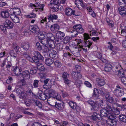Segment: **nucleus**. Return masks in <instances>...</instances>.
<instances>
[{
	"label": "nucleus",
	"instance_id": "1a4fd4ad",
	"mask_svg": "<svg viewBox=\"0 0 126 126\" xmlns=\"http://www.w3.org/2000/svg\"><path fill=\"white\" fill-rule=\"evenodd\" d=\"M65 15L67 16H70L72 15H75L76 16H78L79 15V14H77L75 10H73L70 8H67L65 10Z\"/></svg>",
	"mask_w": 126,
	"mask_h": 126
},
{
	"label": "nucleus",
	"instance_id": "0eeeda50",
	"mask_svg": "<svg viewBox=\"0 0 126 126\" xmlns=\"http://www.w3.org/2000/svg\"><path fill=\"white\" fill-rule=\"evenodd\" d=\"M112 116L113 118L112 119L108 118V120L107 121V123L108 125L111 126H115L117 124V121L115 119L116 118L115 116L113 114Z\"/></svg>",
	"mask_w": 126,
	"mask_h": 126
},
{
	"label": "nucleus",
	"instance_id": "72a5a7b5",
	"mask_svg": "<svg viewBox=\"0 0 126 126\" xmlns=\"http://www.w3.org/2000/svg\"><path fill=\"white\" fill-rule=\"evenodd\" d=\"M72 38L71 37L66 36L63 39V42L65 44H67L71 41Z\"/></svg>",
	"mask_w": 126,
	"mask_h": 126
},
{
	"label": "nucleus",
	"instance_id": "680f3d73",
	"mask_svg": "<svg viewBox=\"0 0 126 126\" xmlns=\"http://www.w3.org/2000/svg\"><path fill=\"white\" fill-rule=\"evenodd\" d=\"M38 37L39 39L42 40L44 39L45 38L44 34L42 33H41L39 34Z\"/></svg>",
	"mask_w": 126,
	"mask_h": 126
},
{
	"label": "nucleus",
	"instance_id": "de8ad7c7",
	"mask_svg": "<svg viewBox=\"0 0 126 126\" xmlns=\"http://www.w3.org/2000/svg\"><path fill=\"white\" fill-rule=\"evenodd\" d=\"M118 4L119 5H124L126 3V0H118Z\"/></svg>",
	"mask_w": 126,
	"mask_h": 126
},
{
	"label": "nucleus",
	"instance_id": "052dcab7",
	"mask_svg": "<svg viewBox=\"0 0 126 126\" xmlns=\"http://www.w3.org/2000/svg\"><path fill=\"white\" fill-rule=\"evenodd\" d=\"M99 91L100 93L102 95H104L106 93V91L104 88H101L99 89Z\"/></svg>",
	"mask_w": 126,
	"mask_h": 126
},
{
	"label": "nucleus",
	"instance_id": "4be33fe9",
	"mask_svg": "<svg viewBox=\"0 0 126 126\" xmlns=\"http://www.w3.org/2000/svg\"><path fill=\"white\" fill-rule=\"evenodd\" d=\"M50 28L52 32H55L59 30V27L58 25L56 24H54L51 25Z\"/></svg>",
	"mask_w": 126,
	"mask_h": 126
},
{
	"label": "nucleus",
	"instance_id": "a878e982",
	"mask_svg": "<svg viewBox=\"0 0 126 126\" xmlns=\"http://www.w3.org/2000/svg\"><path fill=\"white\" fill-rule=\"evenodd\" d=\"M10 17L14 23H17L19 22V18L17 16L11 15Z\"/></svg>",
	"mask_w": 126,
	"mask_h": 126
},
{
	"label": "nucleus",
	"instance_id": "423d86ee",
	"mask_svg": "<svg viewBox=\"0 0 126 126\" xmlns=\"http://www.w3.org/2000/svg\"><path fill=\"white\" fill-rule=\"evenodd\" d=\"M87 103L92 106V108H91L92 110L97 111L99 109V104L97 102L90 99L87 101Z\"/></svg>",
	"mask_w": 126,
	"mask_h": 126
},
{
	"label": "nucleus",
	"instance_id": "412c9836",
	"mask_svg": "<svg viewBox=\"0 0 126 126\" xmlns=\"http://www.w3.org/2000/svg\"><path fill=\"white\" fill-rule=\"evenodd\" d=\"M48 19L49 21H53V20L57 19L58 18V16L55 14L52 15L49 14L47 16Z\"/></svg>",
	"mask_w": 126,
	"mask_h": 126
},
{
	"label": "nucleus",
	"instance_id": "4468645a",
	"mask_svg": "<svg viewBox=\"0 0 126 126\" xmlns=\"http://www.w3.org/2000/svg\"><path fill=\"white\" fill-rule=\"evenodd\" d=\"M120 14L122 16H126V7L124 6H120L118 9Z\"/></svg>",
	"mask_w": 126,
	"mask_h": 126
},
{
	"label": "nucleus",
	"instance_id": "aec40b11",
	"mask_svg": "<svg viewBox=\"0 0 126 126\" xmlns=\"http://www.w3.org/2000/svg\"><path fill=\"white\" fill-rule=\"evenodd\" d=\"M96 80L98 85L99 86H103L105 84V81L103 79L97 78Z\"/></svg>",
	"mask_w": 126,
	"mask_h": 126
},
{
	"label": "nucleus",
	"instance_id": "c85d7f7f",
	"mask_svg": "<svg viewBox=\"0 0 126 126\" xmlns=\"http://www.w3.org/2000/svg\"><path fill=\"white\" fill-rule=\"evenodd\" d=\"M54 62V61L51 59L47 58L45 60V63L47 65L50 66Z\"/></svg>",
	"mask_w": 126,
	"mask_h": 126
},
{
	"label": "nucleus",
	"instance_id": "58836bf2",
	"mask_svg": "<svg viewBox=\"0 0 126 126\" xmlns=\"http://www.w3.org/2000/svg\"><path fill=\"white\" fill-rule=\"evenodd\" d=\"M19 96L20 98L23 100L25 99L27 96V94L24 91H22V92Z\"/></svg>",
	"mask_w": 126,
	"mask_h": 126
},
{
	"label": "nucleus",
	"instance_id": "bf43d9fd",
	"mask_svg": "<svg viewBox=\"0 0 126 126\" xmlns=\"http://www.w3.org/2000/svg\"><path fill=\"white\" fill-rule=\"evenodd\" d=\"M84 84L87 87L91 88L92 87V85L88 81H85Z\"/></svg>",
	"mask_w": 126,
	"mask_h": 126
},
{
	"label": "nucleus",
	"instance_id": "2eb2a0df",
	"mask_svg": "<svg viewBox=\"0 0 126 126\" xmlns=\"http://www.w3.org/2000/svg\"><path fill=\"white\" fill-rule=\"evenodd\" d=\"M72 77L76 79L81 78V75L80 72L78 71H72Z\"/></svg>",
	"mask_w": 126,
	"mask_h": 126
},
{
	"label": "nucleus",
	"instance_id": "39448f33",
	"mask_svg": "<svg viewBox=\"0 0 126 126\" xmlns=\"http://www.w3.org/2000/svg\"><path fill=\"white\" fill-rule=\"evenodd\" d=\"M32 59L33 62H38V61H43L44 58L41 54L38 51L34 52V56L32 57Z\"/></svg>",
	"mask_w": 126,
	"mask_h": 126
},
{
	"label": "nucleus",
	"instance_id": "79ce46f5",
	"mask_svg": "<svg viewBox=\"0 0 126 126\" xmlns=\"http://www.w3.org/2000/svg\"><path fill=\"white\" fill-rule=\"evenodd\" d=\"M48 45L49 47L51 48H53L55 47V45L53 41H48Z\"/></svg>",
	"mask_w": 126,
	"mask_h": 126
},
{
	"label": "nucleus",
	"instance_id": "6e6d98bb",
	"mask_svg": "<svg viewBox=\"0 0 126 126\" xmlns=\"http://www.w3.org/2000/svg\"><path fill=\"white\" fill-rule=\"evenodd\" d=\"M36 44L37 48L40 51L42 49L43 46L41 45L39 42H37Z\"/></svg>",
	"mask_w": 126,
	"mask_h": 126
},
{
	"label": "nucleus",
	"instance_id": "774afa93",
	"mask_svg": "<svg viewBox=\"0 0 126 126\" xmlns=\"http://www.w3.org/2000/svg\"><path fill=\"white\" fill-rule=\"evenodd\" d=\"M32 126H42V125L39 122H35L33 124Z\"/></svg>",
	"mask_w": 126,
	"mask_h": 126
},
{
	"label": "nucleus",
	"instance_id": "8fccbe9b",
	"mask_svg": "<svg viewBox=\"0 0 126 126\" xmlns=\"http://www.w3.org/2000/svg\"><path fill=\"white\" fill-rule=\"evenodd\" d=\"M41 4H40L39 2H37L34 4L31 3H30V6L32 7L33 6L34 7L38 8L39 7Z\"/></svg>",
	"mask_w": 126,
	"mask_h": 126
},
{
	"label": "nucleus",
	"instance_id": "bb28decb",
	"mask_svg": "<svg viewBox=\"0 0 126 126\" xmlns=\"http://www.w3.org/2000/svg\"><path fill=\"white\" fill-rule=\"evenodd\" d=\"M60 0H51L50 2V4L52 6L53 5H58L59 6L60 4Z\"/></svg>",
	"mask_w": 126,
	"mask_h": 126
},
{
	"label": "nucleus",
	"instance_id": "b1692460",
	"mask_svg": "<svg viewBox=\"0 0 126 126\" xmlns=\"http://www.w3.org/2000/svg\"><path fill=\"white\" fill-rule=\"evenodd\" d=\"M31 46L28 43H27L21 44L20 47L24 49L27 50H29V48Z\"/></svg>",
	"mask_w": 126,
	"mask_h": 126
},
{
	"label": "nucleus",
	"instance_id": "dca6fc26",
	"mask_svg": "<svg viewBox=\"0 0 126 126\" xmlns=\"http://www.w3.org/2000/svg\"><path fill=\"white\" fill-rule=\"evenodd\" d=\"M4 26L7 29H12L13 26V24L12 22L8 19L6 20Z\"/></svg>",
	"mask_w": 126,
	"mask_h": 126
},
{
	"label": "nucleus",
	"instance_id": "a19ab883",
	"mask_svg": "<svg viewBox=\"0 0 126 126\" xmlns=\"http://www.w3.org/2000/svg\"><path fill=\"white\" fill-rule=\"evenodd\" d=\"M37 67H32L30 70V73L32 74H34L36 73Z\"/></svg>",
	"mask_w": 126,
	"mask_h": 126
},
{
	"label": "nucleus",
	"instance_id": "69168bd1",
	"mask_svg": "<svg viewBox=\"0 0 126 126\" xmlns=\"http://www.w3.org/2000/svg\"><path fill=\"white\" fill-rule=\"evenodd\" d=\"M37 68L40 71H43L45 69V68L43 65H41L40 67H38Z\"/></svg>",
	"mask_w": 126,
	"mask_h": 126
},
{
	"label": "nucleus",
	"instance_id": "e2e57ef3",
	"mask_svg": "<svg viewBox=\"0 0 126 126\" xmlns=\"http://www.w3.org/2000/svg\"><path fill=\"white\" fill-rule=\"evenodd\" d=\"M107 22L109 23V25L111 27L113 26V22L112 21H111L109 18H107L106 19Z\"/></svg>",
	"mask_w": 126,
	"mask_h": 126
},
{
	"label": "nucleus",
	"instance_id": "f3484780",
	"mask_svg": "<svg viewBox=\"0 0 126 126\" xmlns=\"http://www.w3.org/2000/svg\"><path fill=\"white\" fill-rule=\"evenodd\" d=\"M65 35V33L63 32L60 31H58L56 34V37L57 39L61 40Z\"/></svg>",
	"mask_w": 126,
	"mask_h": 126
},
{
	"label": "nucleus",
	"instance_id": "e433bc0d",
	"mask_svg": "<svg viewBox=\"0 0 126 126\" xmlns=\"http://www.w3.org/2000/svg\"><path fill=\"white\" fill-rule=\"evenodd\" d=\"M56 108H57L59 110H62L64 108L63 104L62 103H57L56 105Z\"/></svg>",
	"mask_w": 126,
	"mask_h": 126
},
{
	"label": "nucleus",
	"instance_id": "a18cd8bd",
	"mask_svg": "<svg viewBox=\"0 0 126 126\" xmlns=\"http://www.w3.org/2000/svg\"><path fill=\"white\" fill-rule=\"evenodd\" d=\"M22 56L26 58V59L28 60H30V59H32L29 56V53L27 52H25L22 54Z\"/></svg>",
	"mask_w": 126,
	"mask_h": 126
},
{
	"label": "nucleus",
	"instance_id": "13d9d810",
	"mask_svg": "<svg viewBox=\"0 0 126 126\" xmlns=\"http://www.w3.org/2000/svg\"><path fill=\"white\" fill-rule=\"evenodd\" d=\"M55 66L57 67H60L61 65V63L59 61H56L54 62Z\"/></svg>",
	"mask_w": 126,
	"mask_h": 126
},
{
	"label": "nucleus",
	"instance_id": "5701e85b",
	"mask_svg": "<svg viewBox=\"0 0 126 126\" xmlns=\"http://www.w3.org/2000/svg\"><path fill=\"white\" fill-rule=\"evenodd\" d=\"M112 68V65L110 63H106L104 68V70L106 72H109L111 71Z\"/></svg>",
	"mask_w": 126,
	"mask_h": 126
},
{
	"label": "nucleus",
	"instance_id": "603ef678",
	"mask_svg": "<svg viewBox=\"0 0 126 126\" xmlns=\"http://www.w3.org/2000/svg\"><path fill=\"white\" fill-rule=\"evenodd\" d=\"M52 6L51 9H52V11L53 12H56L58 10L59 6L58 5H55V6L54 5L53 6H53Z\"/></svg>",
	"mask_w": 126,
	"mask_h": 126
},
{
	"label": "nucleus",
	"instance_id": "cd10ccee",
	"mask_svg": "<svg viewBox=\"0 0 126 126\" xmlns=\"http://www.w3.org/2000/svg\"><path fill=\"white\" fill-rule=\"evenodd\" d=\"M47 41H53L55 39L54 35L51 33H48L47 35Z\"/></svg>",
	"mask_w": 126,
	"mask_h": 126
},
{
	"label": "nucleus",
	"instance_id": "9d476101",
	"mask_svg": "<svg viewBox=\"0 0 126 126\" xmlns=\"http://www.w3.org/2000/svg\"><path fill=\"white\" fill-rule=\"evenodd\" d=\"M48 93L43 92L38 93L37 94V96L40 99L44 100L47 98L48 97Z\"/></svg>",
	"mask_w": 126,
	"mask_h": 126
},
{
	"label": "nucleus",
	"instance_id": "338daca9",
	"mask_svg": "<svg viewBox=\"0 0 126 126\" xmlns=\"http://www.w3.org/2000/svg\"><path fill=\"white\" fill-rule=\"evenodd\" d=\"M122 82L124 85H126V77H123L121 79Z\"/></svg>",
	"mask_w": 126,
	"mask_h": 126
},
{
	"label": "nucleus",
	"instance_id": "c03bdc74",
	"mask_svg": "<svg viewBox=\"0 0 126 126\" xmlns=\"http://www.w3.org/2000/svg\"><path fill=\"white\" fill-rule=\"evenodd\" d=\"M25 79H21L20 81V85H19V87L20 88L24 86L26 84V82L25 81Z\"/></svg>",
	"mask_w": 126,
	"mask_h": 126
},
{
	"label": "nucleus",
	"instance_id": "2f4dec72",
	"mask_svg": "<svg viewBox=\"0 0 126 126\" xmlns=\"http://www.w3.org/2000/svg\"><path fill=\"white\" fill-rule=\"evenodd\" d=\"M34 104L36 106L38 107L39 108H42V104L39 101L36 100H33Z\"/></svg>",
	"mask_w": 126,
	"mask_h": 126
},
{
	"label": "nucleus",
	"instance_id": "7ed1b4c3",
	"mask_svg": "<svg viewBox=\"0 0 126 126\" xmlns=\"http://www.w3.org/2000/svg\"><path fill=\"white\" fill-rule=\"evenodd\" d=\"M113 93L116 96L119 97L124 95V91L121 87L117 85L116 86V88L113 91Z\"/></svg>",
	"mask_w": 126,
	"mask_h": 126
},
{
	"label": "nucleus",
	"instance_id": "ea45409f",
	"mask_svg": "<svg viewBox=\"0 0 126 126\" xmlns=\"http://www.w3.org/2000/svg\"><path fill=\"white\" fill-rule=\"evenodd\" d=\"M93 96V97L98 98L99 96L98 91L97 89L94 88V93Z\"/></svg>",
	"mask_w": 126,
	"mask_h": 126
},
{
	"label": "nucleus",
	"instance_id": "f257e3e1",
	"mask_svg": "<svg viewBox=\"0 0 126 126\" xmlns=\"http://www.w3.org/2000/svg\"><path fill=\"white\" fill-rule=\"evenodd\" d=\"M106 109H102L100 111V114L97 115V118L99 120H101L102 118L107 117L108 118L112 119L113 118L112 115L110 114V112L112 110L111 108V105L109 103H106Z\"/></svg>",
	"mask_w": 126,
	"mask_h": 126
},
{
	"label": "nucleus",
	"instance_id": "0e129e2a",
	"mask_svg": "<svg viewBox=\"0 0 126 126\" xmlns=\"http://www.w3.org/2000/svg\"><path fill=\"white\" fill-rule=\"evenodd\" d=\"M95 56L98 59H101L102 58V54L99 52H96Z\"/></svg>",
	"mask_w": 126,
	"mask_h": 126
},
{
	"label": "nucleus",
	"instance_id": "ddd939ff",
	"mask_svg": "<svg viewBox=\"0 0 126 126\" xmlns=\"http://www.w3.org/2000/svg\"><path fill=\"white\" fill-rule=\"evenodd\" d=\"M20 75L22 76L23 78L25 80H28L30 78V73L28 70H25L23 71Z\"/></svg>",
	"mask_w": 126,
	"mask_h": 126
},
{
	"label": "nucleus",
	"instance_id": "393cba45",
	"mask_svg": "<svg viewBox=\"0 0 126 126\" xmlns=\"http://www.w3.org/2000/svg\"><path fill=\"white\" fill-rule=\"evenodd\" d=\"M50 57L54 59H56L57 58L58 56L57 52L55 50H52L51 52L49 54Z\"/></svg>",
	"mask_w": 126,
	"mask_h": 126
},
{
	"label": "nucleus",
	"instance_id": "7c9ffc66",
	"mask_svg": "<svg viewBox=\"0 0 126 126\" xmlns=\"http://www.w3.org/2000/svg\"><path fill=\"white\" fill-rule=\"evenodd\" d=\"M57 93L55 91L52 89L50 90L49 91V93H48L49 97H51L54 98L56 95Z\"/></svg>",
	"mask_w": 126,
	"mask_h": 126
},
{
	"label": "nucleus",
	"instance_id": "4d7b16f0",
	"mask_svg": "<svg viewBox=\"0 0 126 126\" xmlns=\"http://www.w3.org/2000/svg\"><path fill=\"white\" fill-rule=\"evenodd\" d=\"M36 15L34 13H31L29 15H26V17L31 18H33L35 17L36 16Z\"/></svg>",
	"mask_w": 126,
	"mask_h": 126
},
{
	"label": "nucleus",
	"instance_id": "f704fd0d",
	"mask_svg": "<svg viewBox=\"0 0 126 126\" xmlns=\"http://www.w3.org/2000/svg\"><path fill=\"white\" fill-rule=\"evenodd\" d=\"M49 80V79H46L44 81V85H43V88L44 89H49L47 85L48 83V81Z\"/></svg>",
	"mask_w": 126,
	"mask_h": 126
},
{
	"label": "nucleus",
	"instance_id": "3c124183",
	"mask_svg": "<svg viewBox=\"0 0 126 126\" xmlns=\"http://www.w3.org/2000/svg\"><path fill=\"white\" fill-rule=\"evenodd\" d=\"M45 6V5L44 4H42L40 6V7H38L37 8H35V11H38L40 10L43 11L44 10V7Z\"/></svg>",
	"mask_w": 126,
	"mask_h": 126
},
{
	"label": "nucleus",
	"instance_id": "f8f14e48",
	"mask_svg": "<svg viewBox=\"0 0 126 126\" xmlns=\"http://www.w3.org/2000/svg\"><path fill=\"white\" fill-rule=\"evenodd\" d=\"M10 12L11 14L10 15H18L21 13L20 10L19 8H11L10 10Z\"/></svg>",
	"mask_w": 126,
	"mask_h": 126
},
{
	"label": "nucleus",
	"instance_id": "473e14b6",
	"mask_svg": "<svg viewBox=\"0 0 126 126\" xmlns=\"http://www.w3.org/2000/svg\"><path fill=\"white\" fill-rule=\"evenodd\" d=\"M120 121L126 123V116L124 115H121L118 116Z\"/></svg>",
	"mask_w": 126,
	"mask_h": 126
},
{
	"label": "nucleus",
	"instance_id": "09e8293b",
	"mask_svg": "<svg viewBox=\"0 0 126 126\" xmlns=\"http://www.w3.org/2000/svg\"><path fill=\"white\" fill-rule=\"evenodd\" d=\"M82 1H83L82 0H76L75 1V3L78 8L80 10H81V8H80L79 7V5L78 4H81Z\"/></svg>",
	"mask_w": 126,
	"mask_h": 126
},
{
	"label": "nucleus",
	"instance_id": "37998d69",
	"mask_svg": "<svg viewBox=\"0 0 126 126\" xmlns=\"http://www.w3.org/2000/svg\"><path fill=\"white\" fill-rule=\"evenodd\" d=\"M39 80H35L33 81V86L35 88H38L39 86Z\"/></svg>",
	"mask_w": 126,
	"mask_h": 126
},
{
	"label": "nucleus",
	"instance_id": "a211bd4d",
	"mask_svg": "<svg viewBox=\"0 0 126 126\" xmlns=\"http://www.w3.org/2000/svg\"><path fill=\"white\" fill-rule=\"evenodd\" d=\"M105 97L107 101L110 103V105L112 106V104L115 102L114 98L108 94H107L106 95ZM109 104H110V103Z\"/></svg>",
	"mask_w": 126,
	"mask_h": 126
},
{
	"label": "nucleus",
	"instance_id": "49530a36",
	"mask_svg": "<svg viewBox=\"0 0 126 126\" xmlns=\"http://www.w3.org/2000/svg\"><path fill=\"white\" fill-rule=\"evenodd\" d=\"M13 47L16 52H18L19 47L16 43H14L13 44Z\"/></svg>",
	"mask_w": 126,
	"mask_h": 126
},
{
	"label": "nucleus",
	"instance_id": "5fc2aeb1",
	"mask_svg": "<svg viewBox=\"0 0 126 126\" xmlns=\"http://www.w3.org/2000/svg\"><path fill=\"white\" fill-rule=\"evenodd\" d=\"M69 76L68 73L67 72H64L63 74L62 77L63 79H68Z\"/></svg>",
	"mask_w": 126,
	"mask_h": 126
},
{
	"label": "nucleus",
	"instance_id": "6e6552de",
	"mask_svg": "<svg viewBox=\"0 0 126 126\" xmlns=\"http://www.w3.org/2000/svg\"><path fill=\"white\" fill-rule=\"evenodd\" d=\"M29 29L30 31L34 33L37 34L40 32L39 27L36 25H30L29 27Z\"/></svg>",
	"mask_w": 126,
	"mask_h": 126
},
{
	"label": "nucleus",
	"instance_id": "6ab92c4d",
	"mask_svg": "<svg viewBox=\"0 0 126 126\" xmlns=\"http://www.w3.org/2000/svg\"><path fill=\"white\" fill-rule=\"evenodd\" d=\"M0 14L2 17L4 18H8L10 16V13L7 10L2 11Z\"/></svg>",
	"mask_w": 126,
	"mask_h": 126
},
{
	"label": "nucleus",
	"instance_id": "9b49d317",
	"mask_svg": "<svg viewBox=\"0 0 126 126\" xmlns=\"http://www.w3.org/2000/svg\"><path fill=\"white\" fill-rule=\"evenodd\" d=\"M12 70L13 71L14 73L17 76L21 75V73H20L22 71L21 68L17 66L14 67L12 68Z\"/></svg>",
	"mask_w": 126,
	"mask_h": 126
},
{
	"label": "nucleus",
	"instance_id": "864d4df0",
	"mask_svg": "<svg viewBox=\"0 0 126 126\" xmlns=\"http://www.w3.org/2000/svg\"><path fill=\"white\" fill-rule=\"evenodd\" d=\"M58 49L60 50H61L63 49V45L60 43L57 44L56 45Z\"/></svg>",
	"mask_w": 126,
	"mask_h": 126
},
{
	"label": "nucleus",
	"instance_id": "c756f323",
	"mask_svg": "<svg viewBox=\"0 0 126 126\" xmlns=\"http://www.w3.org/2000/svg\"><path fill=\"white\" fill-rule=\"evenodd\" d=\"M112 106L111 105V108L112 110L110 112V114H112L113 113L115 115H118L120 114V111L118 110L117 108H113L112 107Z\"/></svg>",
	"mask_w": 126,
	"mask_h": 126
},
{
	"label": "nucleus",
	"instance_id": "20e7f679",
	"mask_svg": "<svg viewBox=\"0 0 126 126\" xmlns=\"http://www.w3.org/2000/svg\"><path fill=\"white\" fill-rule=\"evenodd\" d=\"M92 42L89 40L85 42V47H86L85 48H83V46L81 44L78 45V46H76V47H75V48L76 49H78L79 50V48H82L83 51L85 52H86L88 50L86 47H87L88 50H89L90 48V46L92 45Z\"/></svg>",
	"mask_w": 126,
	"mask_h": 126
},
{
	"label": "nucleus",
	"instance_id": "4c0bfd02",
	"mask_svg": "<svg viewBox=\"0 0 126 126\" xmlns=\"http://www.w3.org/2000/svg\"><path fill=\"white\" fill-rule=\"evenodd\" d=\"M51 98H49L48 100H47V103L50 106L56 107V105H57V103L55 101L53 102H52V101H51V102H49L52 99Z\"/></svg>",
	"mask_w": 126,
	"mask_h": 126
},
{
	"label": "nucleus",
	"instance_id": "c9c22d12",
	"mask_svg": "<svg viewBox=\"0 0 126 126\" xmlns=\"http://www.w3.org/2000/svg\"><path fill=\"white\" fill-rule=\"evenodd\" d=\"M68 104L71 108L73 109H76L77 105L76 103L70 101L69 102Z\"/></svg>",
	"mask_w": 126,
	"mask_h": 126
},
{
	"label": "nucleus",
	"instance_id": "f03ea898",
	"mask_svg": "<svg viewBox=\"0 0 126 126\" xmlns=\"http://www.w3.org/2000/svg\"><path fill=\"white\" fill-rule=\"evenodd\" d=\"M74 30L71 32L72 33L71 37H76L78 33H82L84 32V29L82 28V26L80 24L75 25L73 27Z\"/></svg>",
	"mask_w": 126,
	"mask_h": 126
}]
</instances>
